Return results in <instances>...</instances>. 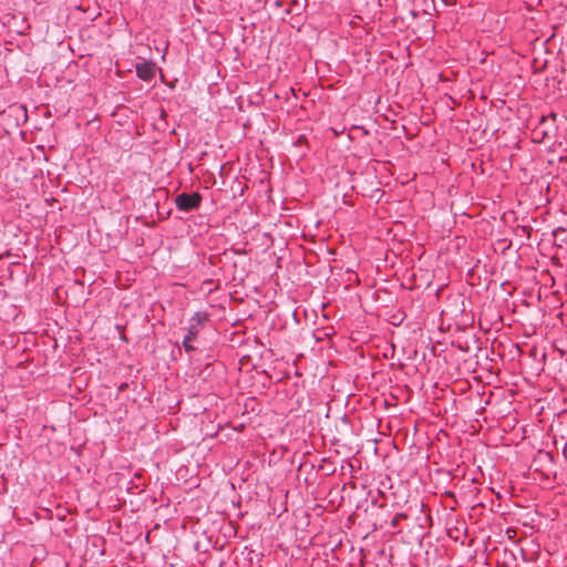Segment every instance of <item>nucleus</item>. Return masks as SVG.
Returning a JSON list of instances; mask_svg holds the SVG:
<instances>
[{
	"instance_id": "obj_1",
	"label": "nucleus",
	"mask_w": 567,
	"mask_h": 567,
	"mask_svg": "<svg viewBox=\"0 0 567 567\" xmlns=\"http://www.w3.org/2000/svg\"><path fill=\"white\" fill-rule=\"evenodd\" d=\"M176 208L179 212L189 213L198 209L202 204V195L198 192L194 193H181L175 199Z\"/></svg>"
},
{
	"instance_id": "obj_2",
	"label": "nucleus",
	"mask_w": 567,
	"mask_h": 567,
	"mask_svg": "<svg viewBox=\"0 0 567 567\" xmlns=\"http://www.w3.org/2000/svg\"><path fill=\"white\" fill-rule=\"evenodd\" d=\"M198 332H199V330L196 327V324H189V327L187 329V333L183 340V347L186 352L195 351V347L192 344V341L196 339V337L198 336Z\"/></svg>"
},
{
	"instance_id": "obj_3",
	"label": "nucleus",
	"mask_w": 567,
	"mask_h": 567,
	"mask_svg": "<svg viewBox=\"0 0 567 567\" xmlns=\"http://www.w3.org/2000/svg\"><path fill=\"white\" fill-rule=\"evenodd\" d=\"M136 73L142 80L148 81L155 75V65L153 63H140L136 65Z\"/></svg>"
},
{
	"instance_id": "obj_4",
	"label": "nucleus",
	"mask_w": 567,
	"mask_h": 567,
	"mask_svg": "<svg viewBox=\"0 0 567 567\" xmlns=\"http://www.w3.org/2000/svg\"><path fill=\"white\" fill-rule=\"evenodd\" d=\"M207 319L208 318L206 313L196 312L190 319V324H196V327L198 328V326L204 324L207 321Z\"/></svg>"
},
{
	"instance_id": "obj_5",
	"label": "nucleus",
	"mask_w": 567,
	"mask_h": 567,
	"mask_svg": "<svg viewBox=\"0 0 567 567\" xmlns=\"http://www.w3.org/2000/svg\"><path fill=\"white\" fill-rule=\"evenodd\" d=\"M548 118H551L553 122H555L556 121V114L551 113L549 116H542L540 121H539V124L543 125L544 123H546L548 121Z\"/></svg>"
}]
</instances>
